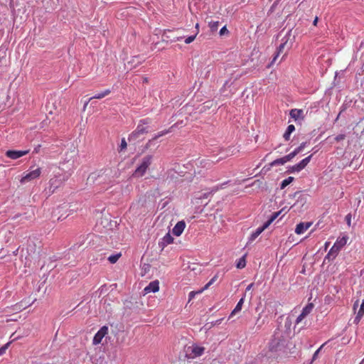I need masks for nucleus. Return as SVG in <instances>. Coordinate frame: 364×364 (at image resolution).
Masks as SVG:
<instances>
[{
  "instance_id": "f257e3e1",
  "label": "nucleus",
  "mask_w": 364,
  "mask_h": 364,
  "mask_svg": "<svg viewBox=\"0 0 364 364\" xmlns=\"http://www.w3.org/2000/svg\"><path fill=\"white\" fill-rule=\"evenodd\" d=\"M285 342L286 339L282 333L279 329L276 330L269 343V350L271 353L267 355L269 358L273 357L272 353L282 350L284 346Z\"/></svg>"
},
{
  "instance_id": "f03ea898",
  "label": "nucleus",
  "mask_w": 364,
  "mask_h": 364,
  "mask_svg": "<svg viewBox=\"0 0 364 364\" xmlns=\"http://www.w3.org/2000/svg\"><path fill=\"white\" fill-rule=\"evenodd\" d=\"M151 122L149 119H141L136 127V129L132 132L129 137V141H136L141 139L142 136L149 132V124Z\"/></svg>"
},
{
  "instance_id": "7ed1b4c3",
  "label": "nucleus",
  "mask_w": 364,
  "mask_h": 364,
  "mask_svg": "<svg viewBox=\"0 0 364 364\" xmlns=\"http://www.w3.org/2000/svg\"><path fill=\"white\" fill-rule=\"evenodd\" d=\"M153 155H146L139 161L135 171H134L132 176L134 178H141L145 175L146 171L153 162Z\"/></svg>"
},
{
  "instance_id": "20e7f679",
  "label": "nucleus",
  "mask_w": 364,
  "mask_h": 364,
  "mask_svg": "<svg viewBox=\"0 0 364 364\" xmlns=\"http://www.w3.org/2000/svg\"><path fill=\"white\" fill-rule=\"evenodd\" d=\"M348 239V237L346 235L338 237L329 250L326 258L328 259H333L337 256L341 248L346 245Z\"/></svg>"
},
{
  "instance_id": "39448f33",
  "label": "nucleus",
  "mask_w": 364,
  "mask_h": 364,
  "mask_svg": "<svg viewBox=\"0 0 364 364\" xmlns=\"http://www.w3.org/2000/svg\"><path fill=\"white\" fill-rule=\"evenodd\" d=\"M278 213H275L267 222H266L262 227L258 228L254 232L251 234L249 237L248 243H252L277 217Z\"/></svg>"
},
{
  "instance_id": "423d86ee",
  "label": "nucleus",
  "mask_w": 364,
  "mask_h": 364,
  "mask_svg": "<svg viewBox=\"0 0 364 364\" xmlns=\"http://www.w3.org/2000/svg\"><path fill=\"white\" fill-rule=\"evenodd\" d=\"M41 173V170L40 168H37L33 171H31L26 173L24 176H23L21 179V183H26L29 181H31L40 176Z\"/></svg>"
},
{
  "instance_id": "0eeeda50",
  "label": "nucleus",
  "mask_w": 364,
  "mask_h": 364,
  "mask_svg": "<svg viewBox=\"0 0 364 364\" xmlns=\"http://www.w3.org/2000/svg\"><path fill=\"white\" fill-rule=\"evenodd\" d=\"M108 333V328L107 326L102 327L95 335L92 343L94 345L100 344L102 338Z\"/></svg>"
},
{
  "instance_id": "6e6552de",
  "label": "nucleus",
  "mask_w": 364,
  "mask_h": 364,
  "mask_svg": "<svg viewBox=\"0 0 364 364\" xmlns=\"http://www.w3.org/2000/svg\"><path fill=\"white\" fill-rule=\"evenodd\" d=\"M191 349V353L188 355L189 358H196L197 357L201 356L205 351V348L199 346H192L189 348Z\"/></svg>"
},
{
  "instance_id": "1a4fd4ad",
  "label": "nucleus",
  "mask_w": 364,
  "mask_h": 364,
  "mask_svg": "<svg viewBox=\"0 0 364 364\" xmlns=\"http://www.w3.org/2000/svg\"><path fill=\"white\" fill-rule=\"evenodd\" d=\"M28 153V150L25 151H15L9 150L6 152V156L11 159H19Z\"/></svg>"
},
{
  "instance_id": "9d476101",
  "label": "nucleus",
  "mask_w": 364,
  "mask_h": 364,
  "mask_svg": "<svg viewBox=\"0 0 364 364\" xmlns=\"http://www.w3.org/2000/svg\"><path fill=\"white\" fill-rule=\"evenodd\" d=\"M186 228V223L184 221L178 222L172 230V232L176 236H180Z\"/></svg>"
},
{
  "instance_id": "9b49d317",
  "label": "nucleus",
  "mask_w": 364,
  "mask_h": 364,
  "mask_svg": "<svg viewBox=\"0 0 364 364\" xmlns=\"http://www.w3.org/2000/svg\"><path fill=\"white\" fill-rule=\"evenodd\" d=\"M159 289V284L158 281H154L149 283L148 286H146L144 289V294H149L151 292H156Z\"/></svg>"
},
{
  "instance_id": "f8f14e48",
  "label": "nucleus",
  "mask_w": 364,
  "mask_h": 364,
  "mask_svg": "<svg viewBox=\"0 0 364 364\" xmlns=\"http://www.w3.org/2000/svg\"><path fill=\"white\" fill-rule=\"evenodd\" d=\"M311 225V223H299L295 229V232L297 235L303 234L306 230H307Z\"/></svg>"
},
{
  "instance_id": "ddd939ff",
  "label": "nucleus",
  "mask_w": 364,
  "mask_h": 364,
  "mask_svg": "<svg viewBox=\"0 0 364 364\" xmlns=\"http://www.w3.org/2000/svg\"><path fill=\"white\" fill-rule=\"evenodd\" d=\"M99 178L100 181H99V183H102L103 182V181L105 179V176H104V173H101L99 172V173H92L89 176H88V181L89 182H92V183H95V181Z\"/></svg>"
},
{
  "instance_id": "4468645a",
  "label": "nucleus",
  "mask_w": 364,
  "mask_h": 364,
  "mask_svg": "<svg viewBox=\"0 0 364 364\" xmlns=\"http://www.w3.org/2000/svg\"><path fill=\"white\" fill-rule=\"evenodd\" d=\"M173 241V237L169 232L166 233L161 240L159 242L160 247H164L165 246L172 243Z\"/></svg>"
},
{
  "instance_id": "2eb2a0df",
  "label": "nucleus",
  "mask_w": 364,
  "mask_h": 364,
  "mask_svg": "<svg viewBox=\"0 0 364 364\" xmlns=\"http://www.w3.org/2000/svg\"><path fill=\"white\" fill-rule=\"evenodd\" d=\"M306 145V142L301 143L297 148H296L292 152L287 155V158L291 160L296 156L299 153L303 151Z\"/></svg>"
},
{
  "instance_id": "dca6fc26",
  "label": "nucleus",
  "mask_w": 364,
  "mask_h": 364,
  "mask_svg": "<svg viewBox=\"0 0 364 364\" xmlns=\"http://www.w3.org/2000/svg\"><path fill=\"white\" fill-rule=\"evenodd\" d=\"M285 38H284L282 39L283 42L280 44V46L277 48V54L274 57V58L271 63V65L275 63V61H276L277 58H278V56L279 55V54L283 52L284 46H285L286 43H287V39H285Z\"/></svg>"
},
{
  "instance_id": "f3484780",
  "label": "nucleus",
  "mask_w": 364,
  "mask_h": 364,
  "mask_svg": "<svg viewBox=\"0 0 364 364\" xmlns=\"http://www.w3.org/2000/svg\"><path fill=\"white\" fill-rule=\"evenodd\" d=\"M199 166L206 169L210 168L215 164V161L210 159H202L198 161Z\"/></svg>"
},
{
  "instance_id": "a211bd4d",
  "label": "nucleus",
  "mask_w": 364,
  "mask_h": 364,
  "mask_svg": "<svg viewBox=\"0 0 364 364\" xmlns=\"http://www.w3.org/2000/svg\"><path fill=\"white\" fill-rule=\"evenodd\" d=\"M291 161L290 159L287 158V155L282 157V158H280V159H277L274 161H273L272 163H271V166H277V165H283L285 163H287V161Z\"/></svg>"
},
{
  "instance_id": "6ab92c4d",
  "label": "nucleus",
  "mask_w": 364,
  "mask_h": 364,
  "mask_svg": "<svg viewBox=\"0 0 364 364\" xmlns=\"http://www.w3.org/2000/svg\"><path fill=\"white\" fill-rule=\"evenodd\" d=\"M110 92H111L110 90H109V89L105 90L103 92L97 93V95H94L93 97L89 98V101H91L93 99H97V100L102 99V98L107 96L108 95H109Z\"/></svg>"
},
{
  "instance_id": "aec40b11",
  "label": "nucleus",
  "mask_w": 364,
  "mask_h": 364,
  "mask_svg": "<svg viewBox=\"0 0 364 364\" xmlns=\"http://www.w3.org/2000/svg\"><path fill=\"white\" fill-rule=\"evenodd\" d=\"M302 113L303 111L301 109H294L291 110L290 116L291 118L294 119L295 120H297L301 117Z\"/></svg>"
},
{
  "instance_id": "412c9836",
  "label": "nucleus",
  "mask_w": 364,
  "mask_h": 364,
  "mask_svg": "<svg viewBox=\"0 0 364 364\" xmlns=\"http://www.w3.org/2000/svg\"><path fill=\"white\" fill-rule=\"evenodd\" d=\"M295 130V127L293 124H290L287 127L286 132H284L283 137L286 141H288L290 138L291 134Z\"/></svg>"
},
{
  "instance_id": "4be33fe9",
  "label": "nucleus",
  "mask_w": 364,
  "mask_h": 364,
  "mask_svg": "<svg viewBox=\"0 0 364 364\" xmlns=\"http://www.w3.org/2000/svg\"><path fill=\"white\" fill-rule=\"evenodd\" d=\"M168 133V131H162V132H159L157 134H156L151 139L149 140L148 142L146 143V146H145V148L146 149H149L150 145H151V143L152 141L154 140H156L158 138L165 135L166 134Z\"/></svg>"
},
{
  "instance_id": "5701e85b",
  "label": "nucleus",
  "mask_w": 364,
  "mask_h": 364,
  "mask_svg": "<svg viewBox=\"0 0 364 364\" xmlns=\"http://www.w3.org/2000/svg\"><path fill=\"white\" fill-rule=\"evenodd\" d=\"M312 156L313 155L311 154L310 156L301 160L299 164H297L301 170H303L307 166V164L310 162Z\"/></svg>"
},
{
  "instance_id": "b1692460",
  "label": "nucleus",
  "mask_w": 364,
  "mask_h": 364,
  "mask_svg": "<svg viewBox=\"0 0 364 364\" xmlns=\"http://www.w3.org/2000/svg\"><path fill=\"white\" fill-rule=\"evenodd\" d=\"M243 303H244V298H242L240 299V301L237 302L235 308L233 309V311H232L231 313V315L230 316H232L235 314H237V312L240 311L241 309H242V306L243 305Z\"/></svg>"
},
{
  "instance_id": "393cba45",
  "label": "nucleus",
  "mask_w": 364,
  "mask_h": 364,
  "mask_svg": "<svg viewBox=\"0 0 364 364\" xmlns=\"http://www.w3.org/2000/svg\"><path fill=\"white\" fill-rule=\"evenodd\" d=\"M294 181V177L289 176L288 178L283 180L281 183L280 188L281 189L285 188L288 185H289Z\"/></svg>"
},
{
  "instance_id": "a878e982",
  "label": "nucleus",
  "mask_w": 364,
  "mask_h": 364,
  "mask_svg": "<svg viewBox=\"0 0 364 364\" xmlns=\"http://www.w3.org/2000/svg\"><path fill=\"white\" fill-rule=\"evenodd\" d=\"M68 178V176H66L65 177H63V178L60 180V182L58 183H56L57 179L56 178H52L50 179V185L52 186H54L55 188H57L63 181L67 180Z\"/></svg>"
},
{
  "instance_id": "bb28decb",
  "label": "nucleus",
  "mask_w": 364,
  "mask_h": 364,
  "mask_svg": "<svg viewBox=\"0 0 364 364\" xmlns=\"http://www.w3.org/2000/svg\"><path fill=\"white\" fill-rule=\"evenodd\" d=\"M120 257H121L120 253L116 254V255H112L108 257V260L109 261L110 263L114 264L115 262H117V261L119 259V258Z\"/></svg>"
},
{
  "instance_id": "cd10ccee",
  "label": "nucleus",
  "mask_w": 364,
  "mask_h": 364,
  "mask_svg": "<svg viewBox=\"0 0 364 364\" xmlns=\"http://www.w3.org/2000/svg\"><path fill=\"white\" fill-rule=\"evenodd\" d=\"M293 321V318L291 316H287L285 321L284 326L287 330L290 329Z\"/></svg>"
},
{
  "instance_id": "c85d7f7f",
  "label": "nucleus",
  "mask_w": 364,
  "mask_h": 364,
  "mask_svg": "<svg viewBox=\"0 0 364 364\" xmlns=\"http://www.w3.org/2000/svg\"><path fill=\"white\" fill-rule=\"evenodd\" d=\"M312 309H313V305L309 304L303 309L301 313L306 316L311 312Z\"/></svg>"
},
{
  "instance_id": "c756f323",
  "label": "nucleus",
  "mask_w": 364,
  "mask_h": 364,
  "mask_svg": "<svg viewBox=\"0 0 364 364\" xmlns=\"http://www.w3.org/2000/svg\"><path fill=\"white\" fill-rule=\"evenodd\" d=\"M127 147V143L125 140L124 138H122V140H121V144L119 146V151H122L124 150H125Z\"/></svg>"
},
{
  "instance_id": "7c9ffc66",
  "label": "nucleus",
  "mask_w": 364,
  "mask_h": 364,
  "mask_svg": "<svg viewBox=\"0 0 364 364\" xmlns=\"http://www.w3.org/2000/svg\"><path fill=\"white\" fill-rule=\"evenodd\" d=\"M245 264H246V262H245V257H241L239 261L237 262V267L238 269H242L245 267Z\"/></svg>"
},
{
  "instance_id": "2f4dec72",
  "label": "nucleus",
  "mask_w": 364,
  "mask_h": 364,
  "mask_svg": "<svg viewBox=\"0 0 364 364\" xmlns=\"http://www.w3.org/2000/svg\"><path fill=\"white\" fill-rule=\"evenodd\" d=\"M346 136L345 134H340L333 138V141L336 142H340L346 139Z\"/></svg>"
},
{
  "instance_id": "473e14b6",
  "label": "nucleus",
  "mask_w": 364,
  "mask_h": 364,
  "mask_svg": "<svg viewBox=\"0 0 364 364\" xmlns=\"http://www.w3.org/2000/svg\"><path fill=\"white\" fill-rule=\"evenodd\" d=\"M363 314H364V300L363 301V302L361 304L360 310L358 313V315L355 317V320L359 319Z\"/></svg>"
},
{
  "instance_id": "72a5a7b5",
  "label": "nucleus",
  "mask_w": 364,
  "mask_h": 364,
  "mask_svg": "<svg viewBox=\"0 0 364 364\" xmlns=\"http://www.w3.org/2000/svg\"><path fill=\"white\" fill-rule=\"evenodd\" d=\"M203 291H204V290H203V289H201L200 290L197 291H191V292L189 293V295H188V296H189V301H190V300H191V299H193L194 298V296H195L196 294H200V293H202Z\"/></svg>"
},
{
  "instance_id": "f704fd0d",
  "label": "nucleus",
  "mask_w": 364,
  "mask_h": 364,
  "mask_svg": "<svg viewBox=\"0 0 364 364\" xmlns=\"http://www.w3.org/2000/svg\"><path fill=\"white\" fill-rule=\"evenodd\" d=\"M197 33H198V32L195 35H193V36H188V38H186L185 39V43L186 44H189V43H192L195 40Z\"/></svg>"
},
{
  "instance_id": "c9c22d12",
  "label": "nucleus",
  "mask_w": 364,
  "mask_h": 364,
  "mask_svg": "<svg viewBox=\"0 0 364 364\" xmlns=\"http://www.w3.org/2000/svg\"><path fill=\"white\" fill-rule=\"evenodd\" d=\"M210 27L212 31L217 30L218 28V21H211L209 23Z\"/></svg>"
},
{
  "instance_id": "e433bc0d",
  "label": "nucleus",
  "mask_w": 364,
  "mask_h": 364,
  "mask_svg": "<svg viewBox=\"0 0 364 364\" xmlns=\"http://www.w3.org/2000/svg\"><path fill=\"white\" fill-rule=\"evenodd\" d=\"M216 278L217 277L215 276L213 277L205 285V287L203 288V290H205L207 289L212 284H213V282L216 280Z\"/></svg>"
},
{
  "instance_id": "4c0bfd02",
  "label": "nucleus",
  "mask_w": 364,
  "mask_h": 364,
  "mask_svg": "<svg viewBox=\"0 0 364 364\" xmlns=\"http://www.w3.org/2000/svg\"><path fill=\"white\" fill-rule=\"evenodd\" d=\"M291 172H299L301 171V170L300 169L299 166H298V164H295L294 166H292L291 168H290V170H289Z\"/></svg>"
},
{
  "instance_id": "58836bf2",
  "label": "nucleus",
  "mask_w": 364,
  "mask_h": 364,
  "mask_svg": "<svg viewBox=\"0 0 364 364\" xmlns=\"http://www.w3.org/2000/svg\"><path fill=\"white\" fill-rule=\"evenodd\" d=\"M306 317L302 313L296 318L295 323L296 324H299L304 318Z\"/></svg>"
},
{
  "instance_id": "ea45409f",
  "label": "nucleus",
  "mask_w": 364,
  "mask_h": 364,
  "mask_svg": "<svg viewBox=\"0 0 364 364\" xmlns=\"http://www.w3.org/2000/svg\"><path fill=\"white\" fill-rule=\"evenodd\" d=\"M326 343H323V345L321 346V347L317 349L315 353H314V355H313V358H312V360H314L316 359L317 356H318V353L320 352L321 349L323 347V346L325 345Z\"/></svg>"
},
{
  "instance_id": "a19ab883",
  "label": "nucleus",
  "mask_w": 364,
  "mask_h": 364,
  "mask_svg": "<svg viewBox=\"0 0 364 364\" xmlns=\"http://www.w3.org/2000/svg\"><path fill=\"white\" fill-rule=\"evenodd\" d=\"M10 343H7L6 345H4V346H2L1 348H0V355H3L6 350L8 348V346H9Z\"/></svg>"
},
{
  "instance_id": "79ce46f5",
  "label": "nucleus",
  "mask_w": 364,
  "mask_h": 364,
  "mask_svg": "<svg viewBox=\"0 0 364 364\" xmlns=\"http://www.w3.org/2000/svg\"><path fill=\"white\" fill-rule=\"evenodd\" d=\"M226 32H228V30H227V28H226V27H225V26H223V27L220 29V36H223V35H224Z\"/></svg>"
},
{
  "instance_id": "37998d69",
  "label": "nucleus",
  "mask_w": 364,
  "mask_h": 364,
  "mask_svg": "<svg viewBox=\"0 0 364 364\" xmlns=\"http://www.w3.org/2000/svg\"><path fill=\"white\" fill-rule=\"evenodd\" d=\"M346 220L348 223V225H350V220H351V215L350 214H348L346 216Z\"/></svg>"
},
{
  "instance_id": "c03bdc74",
  "label": "nucleus",
  "mask_w": 364,
  "mask_h": 364,
  "mask_svg": "<svg viewBox=\"0 0 364 364\" xmlns=\"http://www.w3.org/2000/svg\"><path fill=\"white\" fill-rule=\"evenodd\" d=\"M253 285H254V284H253V283L250 284L247 287V288H246V291H250V290L252 288Z\"/></svg>"
},
{
  "instance_id": "a18cd8bd",
  "label": "nucleus",
  "mask_w": 364,
  "mask_h": 364,
  "mask_svg": "<svg viewBox=\"0 0 364 364\" xmlns=\"http://www.w3.org/2000/svg\"><path fill=\"white\" fill-rule=\"evenodd\" d=\"M90 101H89V100L87 101H86L84 104V106H83V110L85 111L87 108V106L88 105V103L90 102Z\"/></svg>"
},
{
  "instance_id": "49530a36",
  "label": "nucleus",
  "mask_w": 364,
  "mask_h": 364,
  "mask_svg": "<svg viewBox=\"0 0 364 364\" xmlns=\"http://www.w3.org/2000/svg\"><path fill=\"white\" fill-rule=\"evenodd\" d=\"M318 21V18L316 16V17L314 18V21H313V24H314V26H316V25H317Z\"/></svg>"
},
{
  "instance_id": "de8ad7c7",
  "label": "nucleus",
  "mask_w": 364,
  "mask_h": 364,
  "mask_svg": "<svg viewBox=\"0 0 364 364\" xmlns=\"http://www.w3.org/2000/svg\"><path fill=\"white\" fill-rule=\"evenodd\" d=\"M183 38V37L180 36V37H176V38H174L173 39V41L176 42V41H181V39Z\"/></svg>"
},
{
  "instance_id": "09e8293b",
  "label": "nucleus",
  "mask_w": 364,
  "mask_h": 364,
  "mask_svg": "<svg viewBox=\"0 0 364 364\" xmlns=\"http://www.w3.org/2000/svg\"><path fill=\"white\" fill-rule=\"evenodd\" d=\"M198 26H199V25H198V23H197V24L196 25V28L197 29H198Z\"/></svg>"
},
{
  "instance_id": "8fccbe9b",
  "label": "nucleus",
  "mask_w": 364,
  "mask_h": 364,
  "mask_svg": "<svg viewBox=\"0 0 364 364\" xmlns=\"http://www.w3.org/2000/svg\"><path fill=\"white\" fill-rule=\"evenodd\" d=\"M263 323H264V321H262V323H260V324L258 326V327L262 326V325Z\"/></svg>"
},
{
  "instance_id": "3c124183",
  "label": "nucleus",
  "mask_w": 364,
  "mask_h": 364,
  "mask_svg": "<svg viewBox=\"0 0 364 364\" xmlns=\"http://www.w3.org/2000/svg\"><path fill=\"white\" fill-rule=\"evenodd\" d=\"M259 318H260V315H259V317H258V318H257V322H259Z\"/></svg>"
}]
</instances>
